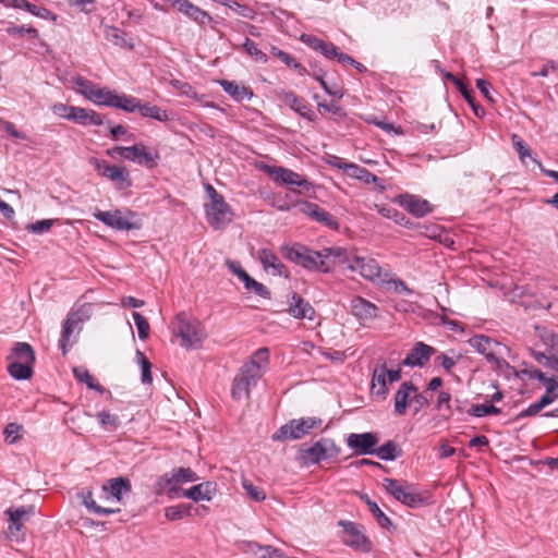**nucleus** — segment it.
Returning a JSON list of instances; mask_svg holds the SVG:
<instances>
[{
  "label": "nucleus",
  "mask_w": 558,
  "mask_h": 558,
  "mask_svg": "<svg viewBox=\"0 0 558 558\" xmlns=\"http://www.w3.org/2000/svg\"><path fill=\"white\" fill-rule=\"evenodd\" d=\"M219 85L227 94H229L236 101L251 99L253 97V92L248 87L240 85L235 82L221 80L219 81Z\"/></svg>",
  "instance_id": "33"
},
{
  "label": "nucleus",
  "mask_w": 558,
  "mask_h": 558,
  "mask_svg": "<svg viewBox=\"0 0 558 558\" xmlns=\"http://www.w3.org/2000/svg\"><path fill=\"white\" fill-rule=\"evenodd\" d=\"M322 255V259L327 263V270L324 272H329L336 264H342L348 260L347 251L342 247H326L319 251Z\"/></svg>",
  "instance_id": "32"
},
{
  "label": "nucleus",
  "mask_w": 558,
  "mask_h": 558,
  "mask_svg": "<svg viewBox=\"0 0 558 558\" xmlns=\"http://www.w3.org/2000/svg\"><path fill=\"white\" fill-rule=\"evenodd\" d=\"M387 373L388 368L385 362L376 365L372 377V393L386 397L388 393Z\"/></svg>",
  "instance_id": "30"
},
{
  "label": "nucleus",
  "mask_w": 558,
  "mask_h": 558,
  "mask_svg": "<svg viewBox=\"0 0 558 558\" xmlns=\"http://www.w3.org/2000/svg\"><path fill=\"white\" fill-rule=\"evenodd\" d=\"M416 386L411 381H404L395 395V412L398 415H403L407 412L410 395L416 392Z\"/></svg>",
  "instance_id": "29"
},
{
  "label": "nucleus",
  "mask_w": 558,
  "mask_h": 558,
  "mask_svg": "<svg viewBox=\"0 0 558 558\" xmlns=\"http://www.w3.org/2000/svg\"><path fill=\"white\" fill-rule=\"evenodd\" d=\"M468 412L472 416L483 417L486 415H498L501 410L493 404H473Z\"/></svg>",
  "instance_id": "51"
},
{
  "label": "nucleus",
  "mask_w": 558,
  "mask_h": 558,
  "mask_svg": "<svg viewBox=\"0 0 558 558\" xmlns=\"http://www.w3.org/2000/svg\"><path fill=\"white\" fill-rule=\"evenodd\" d=\"M102 27H104V36L108 41H110L113 45L119 46V47L128 46L125 32H123L122 29H120L116 26H110V25H104Z\"/></svg>",
  "instance_id": "42"
},
{
  "label": "nucleus",
  "mask_w": 558,
  "mask_h": 558,
  "mask_svg": "<svg viewBox=\"0 0 558 558\" xmlns=\"http://www.w3.org/2000/svg\"><path fill=\"white\" fill-rule=\"evenodd\" d=\"M349 268L371 281L379 279L381 274L378 263L373 258L356 256L350 263Z\"/></svg>",
  "instance_id": "18"
},
{
  "label": "nucleus",
  "mask_w": 558,
  "mask_h": 558,
  "mask_svg": "<svg viewBox=\"0 0 558 558\" xmlns=\"http://www.w3.org/2000/svg\"><path fill=\"white\" fill-rule=\"evenodd\" d=\"M75 85L77 86L78 90L89 100L92 97V94L94 93L96 85L93 84L90 81L84 78V77H76L75 78Z\"/></svg>",
  "instance_id": "64"
},
{
  "label": "nucleus",
  "mask_w": 558,
  "mask_h": 558,
  "mask_svg": "<svg viewBox=\"0 0 558 558\" xmlns=\"http://www.w3.org/2000/svg\"><path fill=\"white\" fill-rule=\"evenodd\" d=\"M339 524L343 527L342 539L345 545L363 553L371 550V542L363 534L360 525L345 521H340Z\"/></svg>",
  "instance_id": "12"
},
{
  "label": "nucleus",
  "mask_w": 558,
  "mask_h": 558,
  "mask_svg": "<svg viewBox=\"0 0 558 558\" xmlns=\"http://www.w3.org/2000/svg\"><path fill=\"white\" fill-rule=\"evenodd\" d=\"M262 169L276 183L288 186H298V193L300 194H305L313 187V184L305 177L288 168L265 165Z\"/></svg>",
  "instance_id": "7"
},
{
  "label": "nucleus",
  "mask_w": 558,
  "mask_h": 558,
  "mask_svg": "<svg viewBox=\"0 0 558 558\" xmlns=\"http://www.w3.org/2000/svg\"><path fill=\"white\" fill-rule=\"evenodd\" d=\"M269 360L267 348L258 349L252 359L246 362L234 377L231 388V396L234 400L248 399L252 386H255L263 376L266 364Z\"/></svg>",
  "instance_id": "1"
},
{
  "label": "nucleus",
  "mask_w": 558,
  "mask_h": 558,
  "mask_svg": "<svg viewBox=\"0 0 558 558\" xmlns=\"http://www.w3.org/2000/svg\"><path fill=\"white\" fill-rule=\"evenodd\" d=\"M131 492V483L128 478L116 477L106 482L102 486L105 499L109 500L111 497L120 501L123 494Z\"/></svg>",
  "instance_id": "22"
},
{
  "label": "nucleus",
  "mask_w": 558,
  "mask_h": 558,
  "mask_svg": "<svg viewBox=\"0 0 558 558\" xmlns=\"http://www.w3.org/2000/svg\"><path fill=\"white\" fill-rule=\"evenodd\" d=\"M73 374L77 380L85 383L88 388L95 389L100 393L105 391L104 387L95 381V378L89 374V372L86 368L75 367L73 369Z\"/></svg>",
  "instance_id": "47"
},
{
  "label": "nucleus",
  "mask_w": 558,
  "mask_h": 558,
  "mask_svg": "<svg viewBox=\"0 0 558 558\" xmlns=\"http://www.w3.org/2000/svg\"><path fill=\"white\" fill-rule=\"evenodd\" d=\"M243 48L255 61L263 63L267 62L266 54L257 47V44L250 38L245 39Z\"/></svg>",
  "instance_id": "54"
},
{
  "label": "nucleus",
  "mask_w": 558,
  "mask_h": 558,
  "mask_svg": "<svg viewBox=\"0 0 558 558\" xmlns=\"http://www.w3.org/2000/svg\"><path fill=\"white\" fill-rule=\"evenodd\" d=\"M171 85L182 95H186L187 97L197 99V93L195 92L194 87L191 84L180 80H172Z\"/></svg>",
  "instance_id": "63"
},
{
  "label": "nucleus",
  "mask_w": 558,
  "mask_h": 558,
  "mask_svg": "<svg viewBox=\"0 0 558 558\" xmlns=\"http://www.w3.org/2000/svg\"><path fill=\"white\" fill-rule=\"evenodd\" d=\"M132 317L137 328L138 337L141 340H145L149 336V324L147 319L138 312H133Z\"/></svg>",
  "instance_id": "57"
},
{
  "label": "nucleus",
  "mask_w": 558,
  "mask_h": 558,
  "mask_svg": "<svg viewBox=\"0 0 558 558\" xmlns=\"http://www.w3.org/2000/svg\"><path fill=\"white\" fill-rule=\"evenodd\" d=\"M280 99L284 102V105L289 106L301 117L306 118L310 121L314 119V113L312 109L306 105V102L303 99L299 98L293 92L280 93Z\"/></svg>",
  "instance_id": "26"
},
{
  "label": "nucleus",
  "mask_w": 558,
  "mask_h": 558,
  "mask_svg": "<svg viewBox=\"0 0 558 558\" xmlns=\"http://www.w3.org/2000/svg\"><path fill=\"white\" fill-rule=\"evenodd\" d=\"M8 361L34 364L35 352L31 344L26 342H16L12 348L11 354L8 356Z\"/></svg>",
  "instance_id": "31"
},
{
  "label": "nucleus",
  "mask_w": 558,
  "mask_h": 558,
  "mask_svg": "<svg viewBox=\"0 0 558 558\" xmlns=\"http://www.w3.org/2000/svg\"><path fill=\"white\" fill-rule=\"evenodd\" d=\"M189 509L186 505L170 506L165 509V515L170 521L180 520L189 513Z\"/></svg>",
  "instance_id": "59"
},
{
  "label": "nucleus",
  "mask_w": 558,
  "mask_h": 558,
  "mask_svg": "<svg viewBox=\"0 0 558 558\" xmlns=\"http://www.w3.org/2000/svg\"><path fill=\"white\" fill-rule=\"evenodd\" d=\"M281 253L284 258L295 263L308 270L324 272L327 270V263L322 259L319 251H313L302 244L282 245Z\"/></svg>",
  "instance_id": "3"
},
{
  "label": "nucleus",
  "mask_w": 558,
  "mask_h": 558,
  "mask_svg": "<svg viewBox=\"0 0 558 558\" xmlns=\"http://www.w3.org/2000/svg\"><path fill=\"white\" fill-rule=\"evenodd\" d=\"M69 120L82 125H101L102 117L94 110L74 107L69 113Z\"/></svg>",
  "instance_id": "27"
},
{
  "label": "nucleus",
  "mask_w": 558,
  "mask_h": 558,
  "mask_svg": "<svg viewBox=\"0 0 558 558\" xmlns=\"http://www.w3.org/2000/svg\"><path fill=\"white\" fill-rule=\"evenodd\" d=\"M435 353V348L418 341L402 360L401 365L410 367H424L428 363L430 356Z\"/></svg>",
  "instance_id": "15"
},
{
  "label": "nucleus",
  "mask_w": 558,
  "mask_h": 558,
  "mask_svg": "<svg viewBox=\"0 0 558 558\" xmlns=\"http://www.w3.org/2000/svg\"><path fill=\"white\" fill-rule=\"evenodd\" d=\"M469 344L478 353L483 354L488 363L500 368L505 364V360L500 357L506 349L500 342L485 335H476L468 340Z\"/></svg>",
  "instance_id": "10"
},
{
  "label": "nucleus",
  "mask_w": 558,
  "mask_h": 558,
  "mask_svg": "<svg viewBox=\"0 0 558 558\" xmlns=\"http://www.w3.org/2000/svg\"><path fill=\"white\" fill-rule=\"evenodd\" d=\"M93 313V306L89 303H85L81 305L76 311L71 312L68 315V318H73V323L76 326H80L85 322L88 320Z\"/></svg>",
  "instance_id": "49"
},
{
  "label": "nucleus",
  "mask_w": 558,
  "mask_h": 558,
  "mask_svg": "<svg viewBox=\"0 0 558 558\" xmlns=\"http://www.w3.org/2000/svg\"><path fill=\"white\" fill-rule=\"evenodd\" d=\"M539 336L543 343L547 345L553 353L558 354V335L544 330Z\"/></svg>",
  "instance_id": "62"
},
{
  "label": "nucleus",
  "mask_w": 558,
  "mask_h": 558,
  "mask_svg": "<svg viewBox=\"0 0 558 558\" xmlns=\"http://www.w3.org/2000/svg\"><path fill=\"white\" fill-rule=\"evenodd\" d=\"M379 439L374 433H352L347 438V445L354 450L355 454L365 456L373 454Z\"/></svg>",
  "instance_id": "14"
},
{
  "label": "nucleus",
  "mask_w": 558,
  "mask_h": 558,
  "mask_svg": "<svg viewBox=\"0 0 558 558\" xmlns=\"http://www.w3.org/2000/svg\"><path fill=\"white\" fill-rule=\"evenodd\" d=\"M7 32L10 35H13V36L28 35L32 38H37L38 37V31L36 28L32 27V26H25V25L16 26V25H12V26H9L7 28Z\"/></svg>",
  "instance_id": "60"
},
{
  "label": "nucleus",
  "mask_w": 558,
  "mask_h": 558,
  "mask_svg": "<svg viewBox=\"0 0 558 558\" xmlns=\"http://www.w3.org/2000/svg\"><path fill=\"white\" fill-rule=\"evenodd\" d=\"M384 487L388 494L393 496V498L410 508H418L425 505V501L421 495L417 494L413 487L405 482L393 478H385Z\"/></svg>",
  "instance_id": "9"
},
{
  "label": "nucleus",
  "mask_w": 558,
  "mask_h": 558,
  "mask_svg": "<svg viewBox=\"0 0 558 558\" xmlns=\"http://www.w3.org/2000/svg\"><path fill=\"white\" fill-rule=\"evenodd\" d=\"M75 329H77L80 331L82 329V327L76 326L73 323V318L66 317V319L63 323L61 338L59 340V345H60V349L62 350L63 355H65L68 353L69 349L76 341V337L72 338V335Z\"/></svg>",
  "instance_id": "34"
},
{
  "label": "nucleus",
  "mask_w": 558,
  "mask_h": 558,
  "mask_svg": "<svg viewBox=\"0 0 558 558\" xmlns=\"http://www.w3.org/2000/svg\"><path fill=\"white\" fill-rule=\"evenodd\" d=\"M207 192L210 197L209 204L205 206L207 221L216 230L223 229L232 220V209L215 187L207 185Z\"/></svg>",
  "instance_id": "4"
},
{
  "label": "nucleus",
  "mask_w": 558,
  "mask_h": 558,
  "mask_svg": "<svg viewBox=\"0 0 558 558\" xmlns=\"http://www.w3.org/2000/svg\"><path fill=\"white\" fill-rule=\"evenodd\" d=\"M217 489L214 482H204L182 492V496L193 501L211 500Z\"/></svg>",
  "instance_id": "23"
},
{
  "label": "nucleus",
  "mask_w": 558,
  "mask_h": 558,
  "mask_svg": "<svg viewBox=\"0 0 558 558\" xmlns=\"http://www.w3.org/2000/svg\"><path fill=\"white\" fill-rule=\"evenodd\" d=\"M138 111L145 118H151L160 122H166L169 120L168 112L156 105L141 104Z\"/></svg>",
  "instance_id": "44"
},
{
  "label": "nucleus",
  "mask_w": 558,
  "mask_h": 558,
  "mask_svg": "<svg viewBox=\"0 0 558 558\" xmlns=\"http://www.w3.org/2000/svg\"><path fill=\"white\" fill-rule=\"evenodd\" d=\"M116 94L117 92L114 90H110L108 88H100L96 86L89 100L96 105L113 107Z\"/></svg>",
  "instance_id": "43"
},
{
  "label": "nucleus",
  "mask_w": 558,
  "mask_h": 558,
  "mask_svg": "<svg viewBox=\"0 0 558 558\" xmlns=\"http://www.w3.org/2000/svg\"><path fill=\"white\" fill-rule=\"evenodd\" d=\"M341 448L331 438H320L313 445L302 446L299 450V461L303 465L318 464L324 460L337 458Z\"/></svg>",
  "instance_id": "2"
},
{
  "label": "nucleus",
  "mask_w": 558,
  "mask_h": 558,
  "mask_svg": "<svg viewBox=\"0 0 558 558\" xmlns=\"http://www.w3.org/2000/svg\"><path fill=\"white\" fill-rule=\"evenodd\" d=\"M174 331L181 338V345L185 348H195L206 338L202 324L196 319L189 318L183 313L175 318Z\"/></svg>",
  "instance_id": "5"
},
{
  "label": "nucleus",
  "mask_w": 558,
  "mask_h": 558,
  "mask_svg": "<svg viewBox=\"0 0 558 558\" xmlns=\"http://www.w3.org/2000/svg\"><path fill=\"white\" fill-rule=\"evenodd\" d=\"M13 7L17 8V9H24V10L28 11L29 13H32L33 15L45 19V20H52V21L57 20V15L54 13H52L50 10H48L44 7L35 5L31 2H28L27 0H13Z\"/></svg>",
  "instance_id": "35"
},
{
  "label": "nucleus",
  "mask_w": 558,
  "mask_h": 558,
  "mask_svg": "<svg viewBox=\"0 0 558 558\" xmlns=\"http://www.w3.org/2000/svg\"><path fill=\"white\" fill-rule=\"evenodd\" d=\"M288 312L296 319L306 318L308 320H312L314 319L315 316L314 307L296 293H292V296L289 300Z\"/></svg>",
  "instance_id": "21"
},
{
  "label": "nucleus",
  "mask_w": 558,
  "mask_h": 558,
  "mask_svg": "<svg viewBox=\"0 0 558 558\" xmlns=\"http://www.w3.org/2000/svg\"><path fill=\"white\" fill-rule=\"evenodd\" d=\"M450 353L451 355L448 353H440L435 357V363L441 365L447 373H451L453 367L462 357L461 354H457L453 350H451Z\"/></svg>",
  "instance_id": "46"
},
{
  "label": "nucleus",
  "mask_w": 558,
  "mask_h": 558,
  "mask_svg": "<svg viewBox=\"0 0 558 558\" xmlns=\"http://www.w3.org/2000/svg\"><path fill=\"white\" fill-rule=\"evenodd\" d=\"M23 434L24 427L15 422L7 424L3 429L4 441L8 445L16 444L20 439H22Z\"/></svg>",
  "instance_id": "45"
},
{
  "label": "nucleus",
  "mask_w": 558,
  "mask_h": 558,
  "mask_svg": "<svg viewBox=\"0 0 558 558\" xmlns=\"http://www.w3.org/2000/svg\"><path fill=\"white\" fill-rule=\"evenodd\" d=\"M347 174L351 178L357 179L366 184L377 183L379 181L378 177L369 172L366 168L361 167L356 163H350L347 166Z\"/></svg>",
  "instance_id": "38"
},
{
  "label": "nucleus",
  "mask_w": 558,
  "mask_h": 558,
  "mask_svg": "<svg viewBox=\"0 0 558 558\" xmlns=\"http://www.w3.org/2000/svg\"><path fill=\"white\" fill-rule=\"evenodd\" d=\"M366 504L369 508V511L373 513V515L376 518L377 523L381 527H389L391 525L390 519L381 511V509L378 507V505L371 499H366Z\"/></svg>",
  "instance_id": "53"
},
{
  "label": "nucleus",
  "mask_w": 558,
  "mask_h": 558,
  "mask_svg": "<svg viewBox=\"0 0 558 558\" xmlns=\"http://www.w3.org/2000/svg\"><path fill=\"white\" fill-rule=\"evenodd\" d=\"M179 486L180 484L178 478H175L174 475L169 472L156 481L155 489L157 495H161L166 492L170 498H178L182 496V494H180Z\"/></svg>",
  "instance_id": "28"
},
{
  "label": "nucleus",
  "mask_w": 558,
  "mask_h": 558,
  "mask_svg": "<svg viewBox=\"0 0 558 558\" xmlns=\"http://www.w3.org/2000/svg\"><path fill=\"white\" fill-rule=\"evenodd\" d=\"M137 361L142 368V383L143 384H150L151 378V363L148 361V359L145 356V354L141 351L136 352Z\"/></svg>",
  "instance_id": "56"
},
{
  "label": "nucleus",
  "mask_w": 558,
  "mask_h": 558,
  "mask_svg": "<svg viewBox=\"0 0 558 558\" xmlns=\"http://www.w3.org/2000/svg\"><path fill=\"white\" fill-rule=\"evenodd\" d=\"M33 366L34 364L9 361L8 372L13 378L19 380H25L32 377Z\"/></svg>",
  "instance_id": "39"
},
{
  "label": "nucleus",
  "mask_w": 558,
  "mask_h": 558,
  "mask_svg": "<svg viewBox=\"0 0 558 558\" xmlns=\"http://www.w3.org/2000/svg\"><path fill=\"white\" fill-rule=\"evenodd\" d=\"M351 312L359 319L367 322L377 316L378 307L367 300L355 296L351 300Z\"/></svg>",
  "instance_id": "24"
},
{
  "label": "nucleus",
  "mask_w": 558,
  "mask_h": 558,
  "mask_svg": "<svg viewBox=\"0 0 558 558\" xmlns=\"http://www.w3.org/2000/svg\"><path fill=\"white\" fill-rule=\"evenodd\" d=\"M512 141H513V147H514L515 151L518 153L522 162H525V158L529 157L542 168L541 162L532 157L531 149L522 140L519 138L518 135H513Z\"/></svg>",
  "instance_id": "52"
},
{
  "label": "nucleus",
  "mask_w": 558,
  "mask_h": 558,
  "mask_svg": "<svg viewBox=\"0 0 558 558\" xmlns=\"http://www.w3.org/2000/svg\"><path fill=\"white\" fill-rule=\"evenodd\" d=\"M32 509L26 510L25 508L8 509L7 514L9 515V531L11 534L21 531L22 521L28 518Z\"/></svg>",
  "instance_id": "37"
},
{
  "label": "nucleus",
  "mask_w": 558,
  "mask_h": 558,
  "mask_svg": "<svg viewBox=\"0 0 558 558\" xmlns=\"http://www.w3.org/2000/svg\"><path fill=\"white\" fill-rule=\"evenodd\" d=\"M83 504L84 506L92 512L99 514V515H108L112 513H117L120 511L119 508H107V507H100L96 504V501L93 498V493L90 490L83 492Z\"/></svg>",
  "instance_id": "40"
},
{
  "label": "nucleus",
  "mask_w": 558,
  "mask_h": 558,
  "mask_svg": "<svg viewBox=\"0 0 558 558\" xmlns=\"http://www.w3.org/2000/svg\"><path fill=\"white\" fill-rule=\"evenodd\" d=\"M179 484L196 482L197 474L191 468H177L171 471Z\"/></svg>",
  "instance_id": "55"
},
{
  "label": "nucleus",
  "mask_w": 558,
  "mask_h": 558,
  "mask_svg": "<svg viewBox=\"0 0 558 558\" xmlns=\"http://www.w3.org/2000/svg\"><path fill=\"white\" fill-rule=\"evenodd\" d=\"M380 460L390 461L402 456V449L392 440H388L384 445L374 449V453Z\"/></svg>",
  "instance_id": "36"
},
{
  "label": "nucleus",
  "mask_w": 558,
  "mask_h": 558,
  "mask_svg": "<svg viewBox=\"0 0 558 558\" xmlns=\"http://www.w3.org/2000/svg\"><path fill=\"white\" fill-rule=\"evenodd\" d=\"M54 220L52 219H44L36 221L35 223L27 225L26 229L33 233L41 234L48 232L50 228L53 226Z\"/></svg>",
  "instance_id": "61"
},
{
  "label": "nucleus",
  "mask_w": 558,
  "mask_h": 558,
  "mask_svg": "<svg viewBox=\"0 0 558 558\" xmlns=\"http://www.w3.org/2000/svg\"><path fill=\"white\" fill-rule=\"evenodd\" d=\"M311 218L317 222H320L331 229H338V222L333 219V217L318 205L315 206L312 211Z\"/></svg>",
  "instance_id": "48"
},
{
  "label": "nucleus",
  "mask_w": 558,
  "mask_h": 558,
  "mask_svg": "<svg viewBox=\"0 0 558 558\" xmlns=\"http://www.w3.org/2000/svg\"><path fill=\"white\" fill-rule=\"evenodd\" d=\"M258 258L267 272H270L274 276L288 277L286 266L272 251L268 248H262L258 252Z\"/></svg>",
  "instance_id": "20"
},
{
  "label": "nucleus",
  "mask_w": 558,
  "mask_h": 558,
  "mask_svg": "<svg viewBox=\"0 0 558 558\" xmlns=\"http://www.w3.org/2000/svg\"><path fill=\"white\" fill-rule=\"evenodd\" d=\"M126 148L128 150H125V160L134 161L147 168H154L157 166L159 154H151L147 151L144 144L140 143Z\"/></svg>",
  "instance_id": "19"
},
{
  "label": "nucleus",
  "mask_w": 558,
  "mask_h": 558,
  "mask_svg": "<svg viewBox=\"0 0 558 558\" xmlns=\"http://www.w3.org/2000/svg\"><path fill=\"white\" fill-rule=\"evenodd\" d=\"M393 202L417 218H422L433 210L428 201L413 194H400L395 197Z\"/></svg>",
  "instance_id": "13"
},
{
  "label": "nucleus",
  "mask_w": 558,
  "mask_h": 558,
  "mask_svg": "<svg viewBox=\"0 0 558 558\" xmlns=\"http://www.w3.org/2000/svg\"><path fill=\"white\" fill-rule=\"evenodd\" d=\"M93 216L107 227L120 231H129L141 228L138 222L133 221V219L136 217V214L131 210L122 211L120 209H116L102 211L97 209Z\"/></svg>",
  "instance_id": "8"
},
{
  "label": "nucleus",
  "mask_w": 558,
  "mask_h": 558,
  "mask_svg": "<svg viewBox=\"0 0 558 558\" xmlns=\"http://www.w3.org/2000/svg\"><path fill=\"white\" fill-rule=\"evenodd\" d=\"M322 420L318 417H302L291 420L282 425L274 435V441H284L288 439L296 440L307 435L312 429L318 427Z\"/></svg>",
  "instance_id": "6"
},
{
  "label": "nucleus",
  "mask_w": 558,
  "mask_h": 558,
  "mask_svg": "<svg viewBox=\"0 0 558 558\" xmlns=\"http://www.w3.org/2000/svg\"><path fill=\"white\" fill-rule=\"evenodd\" d=\"M444 78L456 85V87L461 93V96H463L468 104L472 107V110L476 117L484 116L485 111L478 104H476L472 89H469L468 86L459 77L450 72H445Z\"/></svg>",
  "instance_id": "25"
},
{
  "label": "nucleus",
  "mask_w": 558,
  "mask_h": 558,
  "mask_svg": "<svg viewBox=\"0 0 558 558\" xmlns=\"http://www.w3.org/2000/svg\"><path fill=\"white\" fill-rule=\"evenodd\" d=\"M140 99L125 94H116L113 108H118L126 112H134L135 110H140Z\"/></svg>",
  "instance_id": "41"
},
{
  "label": "nucleus",
  "mask_w": 558,
  "mask_h": 558,
  "mask_svg": "<svg viewBox=\"0 0 558 558\" xmlns=\"http://www.w3.org/2000/svg\"><path fill=\"white\" fill-rule=\"evenodd\" d=\"M226 264L228 268L231 270V272L238 276V278L243 281L245 288L248 291H253L254 293L264 299L270 298L269 290L263 283L257 282L255 279L250 277V275L241 267V265L238 262L227 260Z\"/></svg>",
  "instance_id": "16"
},
{
  "label": "nucleus",
  "mask_w": 558,
  "mask_h": 558,
  "mask_svg": "<svg viewBox=\"0 0 558 558\" xmlns=\"http://www.w3.org/2000/svg\"><path fill=\"white\" fill-rule=\"evenodd\" d=\"M376 208L383 217L391 219L397 223H402L403 220L405 219V216L402 213L398 211L397 209L390 206L376 205Z\"/></svg>",
  "instance_id": "58"
},
{
  "label": "nucleus",
  "mask_w": 558,
  "mask_h": 558,
  "mask_svg": "<svg viewBox=\"0 0 558 558\" xmlns=\"http://www.w3.org/2000/svg\"><path fill=\"white\" fill-rule=\"evenodd\" d=\"M89 163L95 168L98 174L114 182L119 190L131 186L130 173L125 168L111 166L106 160L98 158H90Z\"/></svg>",
  "instance_id": "11"
},
{
  "label": "nucleus",
  "mask_w": 558,
  "mask_h": 558,
  "mask_svg": "<svg viewBox=\"0 0 558 558\" xmlns=\"http://www.w3.org/2000/svg\"><path fill=\"white\" fill-rule=\"evenodd\" d=\"M97 417H98V421L100 423V425L106 429V430H116L121 422H120V418L118 415L116 414H111L110 412L108 411H100L98 414H97Z\"/></svg>",
  "instance_id": "50"
},
{
  "label": "nucleus",
  "mask_w": 558,
  "mask_h": 558,
  "mask_svg": "<svg viewBox=\"0 0 558 558\" xmlns=\"http://www.w3.org/2000/svg\"><path fill=\"white\" fill-rule=\"evenodd\" d=\"M172 5L175 7L179 12L201 26L213 21V17L206 11L193 4L189 0H172Z\"/></svg>",
  "instance_id": "17"
}]
</instances>
